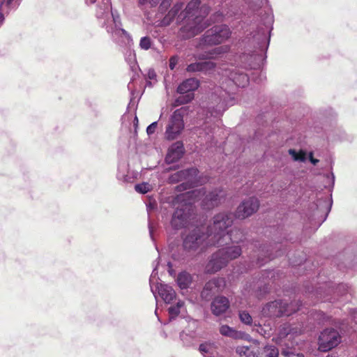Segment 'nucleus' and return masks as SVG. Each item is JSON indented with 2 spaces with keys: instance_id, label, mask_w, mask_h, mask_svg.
Masks as SVG:
<instances>
[{
  "instance_id": "obj_1",
  "label": "nucleus",
  "mask_w": 357,
  "mask_h": 357,
  "mask_svg": "<svg viewBox=\"0 0 357 357\" xmlns=\"http://www.w3.org/2000/svg\"><path fill=\"white\" fill-rule=\"evenodd\" d=\"M260 20L258 16H254L252 20H246L241 24L243 36L239 45L245 49L240 56L241 62L245 68L257 69L259 68L266 59L271 32L273 29L274 16L271 13H260Z\"/></svg>"
},
{
  "instance_id": "obj_2",
  "label": "nucleus",
  "mask_w": 357,
  "mask_h": 357,
  "mask_svg": "<svg viewBox=\"0 0 357 357\" xmlns=\"http://www.w3.org/2000/svg\"><path fill=\"white\" fill-rule=\"evenodd\" d=\"M199 0H192L186 6L184 10L183 3H176L164 17L162 23L169 25L174 20L177 24H182L179 34L183 39L192 38L202 32L208 24L204 21L209 13L208 6H200Z\"/></svg>"
},
{
  "instance_id": "obj_3",
  "label": "nucleus",
  "mask_w": 357,
  "mask_h": 357,
  "mask_svg": "<svg viewBox=\"0 0 357 357\" xmlns=\"http://www.w3.org/2000/svg\"><path fill=\"white\" fill-rule=\"evenodd\" d=\"M96 17L99 25L105 28L112 40L122 47L132 45L131 36L122 28L120 17L112 9L110 0H102L97 6Z\"/></svg>"
},
{
  "instance_id": "obj_4",
  "label": "nucleus",
  "mask_w": 357,
  "mask_h": 357,
  "mask_svg": "<svg viewBox=\"0 0 357 357\" xmlns=\"http://www.w3.org/2000/svg\"><path fill=\"white\" fill-rule=\"evenodd\" d=\"M234 215L230 213H220L213 217V222L208 226L207 234L209 242L207 245L223 246L231 241L238 243L244 239V234L241 229L234 227L229 231L227 229L233 224Z\"/></svg>"
},
{
  "instance_id": "obj_5",
  "label": "nucleus",
  "mask_w": 357,
  "mask_h": 357,
  "mask_svg": "<svg viewBox=\"0 0 357 357\" xmlns=\"http://www.w3.org/2000/svg\"><path fill=\"white\" fill-rule=\"evenodd\" d=\"M204 192V189H197L181 193L174 197L173 204L174 206L178 204V206H176L171 220L172 227L180 229L187 225L192 212L193 198Z\"/></svg>"
},
{
  "instance_id": "obj_6",
  "label": "nucleus",
  "mask_w": 357,
  "mask_h": 357,
  "mask_svg": "<svg viewBox=\"0 0 357 357\" xmlns=\"http://www.w3.org/2000/svg\"><path fill=\"white\" fill-rule=\"evenodd\" d=\"M350 291V288L346 284L340 283L335 287L326 283L317 289L316 294L318 300L323 302L334 303L339 300L347 302L351 298Z\"/></svg>"
},
{
  "instance_id": "obj_7",
  "label": "nucleus",
  "mask_w": 357,
  "mask_h": 357,
  "mask_svg": "<svg viewBox=\"0 0 357 357\" xmlns=\"http://www.w3.org/2000/svg\"><path fill=\"white\" fill-rule=\"evenodd\" d=\"M232 31L227 24H217L207 29L199 38L198 47H211L226 42L231 36Z\"/></svg>"
},
{
  "instance_id": "obj_8",
  "label": "nucleus",
  "mask_w": 357,
  "mask_h": 357,
  "mask_svg": "<svg viewBox=\"0 0 357 357\" xmlns=\"http://www.w3.org/2000/svg\"><path fill=\"white\" fill-rule=\"evenodd\" d=\"M252 245L257 249L255 251L257 252V264L260 266L265 264L267 261L282 256L285 253V250L282 249L281 243L260 245L258 241H255Z\"/></svg>"
},
{
  "instance_id": "obj_9",
  "label": "nucleus",
  "mask_w": 357,
  "mask_h": 357,
  "mask_svg": "<svg viewBox=\"0 0 357 357\" xmlns=\"http://www.w3.org/2000/svg\"><path fill=\"white\" fill-rule=\"evenodd\" d=\"M199 86V82L196 78H189L181 83L177 92L180 96L176 99L177 105H185L193 100L194 91Z\"/></svg>"
},
{
  "instance_id": "obj_10",
  "label": "nucleus",
  "mask_w": 357,
  "mask_h": 357,
  "mask_svg": "<svg viewBox=\"0 0 357 357\" xmlns=\"http://www.w3.org/2000/svg\"><path fill=\"white\" fill-rule=\"evenodd\" d=\"M183 115L181 109H176L170 116L165 130V137L168 140L176 139L184 129Z\"/></svg>"
},
{
  "instance_id": "obj_11",
  "label": "nucleus",
  "mask_w": 357,
  "mask_h": 357,
  "mask_svg": "<svg viewBox=\"0 0 357 357\" xmlns=\"http://www.w3.org/2000/svg\"><path fill=\"white\" fill-rule=\"evenodd\" d=\"M341 342L338 331L333 328H326L319 337V349L326 352L337 347Z\"/></svg>"
},
{
  "instance_id": "obj_12",
  "label": "nucleus",
  "mask_w": 357,
  "mask_h": 357,
  "mask_svg": "<svg viewBox=\"0 0 357 357\" xmlns=\"http://www.w3.org/2000/svg\"><path fill=\"white\" fill-rule=\"evenodd\" d=\"M201 189H204V192L195 198L194 197L193 202L199 197L205 195L201 203L202 207L204 210H211L218 206L225 199L226 195L225 191L222 188H215L208 192L207 194H206V190L204 188H202Z\"/></svg>"
},
{
  "instance_id": "obj_13",
  "label": "nucleus",
  "mask_w": 357,
  "mask_h": 357,
  "mask_svg": "<svg viewBox=\"0 0 357 357\" xmlns=\"http://www.w3.org/2000/svg\"><path fill=\"white\" fill-rule=\"evenodd\" d=\"M264 316L269 317H280L284 315L289 316V305L282 300H275L268 303L262 309Z\"/></svg>"
},
{
  "instance_id": "obj_14",
  "label": "nucleus",
  "mask_w": 357,
  "mask_h": 357,
  "mask_svg": "<svg viewBox=\"0 0 357 357\" xmlns=\"http://www.w3.org/2000/svg\"><path fill=\"white\" fill-rule=\"evenodd\" d=\"M206 239L209 242L207 233H204L201 228H196L190 232L183 240V246L185 250H197Z\"/></svg>"
},
{
  "instance_id": "obj_15",
  "label": "nucleus",
  "mask_w": 357,
  "mask_h": 357,
  "mask_svg": "<svg viewBox=\"0 0 357 357\" xmlns=\"http://www.w3.org/2000/svg\"><path fill=\"white\" fill-rule=\"evenodd\" d=\"M259 207V202L256 197H250L243 200L237 207L235 217L238 219H245L257 211Z\"/></svg>"
},
{
  "instance_id": "obj_16",
  "label": "nucleus",
  "mask_w": 357,
  "mask_h": 357,
  "mask_svg": "<svg viewBox=\"0 0 357 357\" xmlns=\"http://www.w3.org/2000/svg\"><path fill=\"white\" fill-rule=\"evenodd\" d=\"M225 282L223 278H213L208 281L201 291V298L206 301H210L216 294L221 292Z\"/></svg>"
},
{
  "instance_id": "obj_17",
  "label": "nucleus",
  "mask_w": 357,
  "mask_h": 357,
  "mask_svg": "<svg viewBox=\"0 0 357 357\" xmlns=\"http://www.w3.org/2000/svg\"><path fill=\"white\" fill-rule=\"evenodd\" d=\"M230 308V301L229 298L225 296H215L211 303V313L219 317L225 314Z\"/></svg>"
},
{
  "instance_id": "obj_18",
  "label": "nucleus",
  "mask_w": 357,
  "mask_h": 357,
  "mask_svg": "<svg viewBox=\"0 0 357 357\" xmlns=\"http://www.w3.org/2000/svg\"><path fill=\"white\" fill-rule=\"evenodd\" d=\"M227 92L221 88L215 89V91L211 95V99L216 103L215 106H211L210 108L214 109L215 115L222 114V112L225 109L227 105L226 100Z\"/></svg>"
},
{
  "instance_id": "obj_19",
  "label": "nucleus",
  "mask_w": 357,
  "mask_h": 357,
  "mask_svg": "<svg viewBox=\"0 0 357 357\" xmlns=\"http://www.w3.org/2000/svg\"><path fill=\"white\" fill-rule=\"evenodd\" d=\"M229 80L238 87H245L249 83L250 78L241 69L234 68L229 70Z\"/></svg>"
},
{
  "instance_id": "obj_20",
  "label": "nucleus",
  "mask_w": 357,
  "mask_h": 357,
  "mask_svg": "<svg viewBox=\"0 0 357 357\" xmlns=\"http://www.w3.org/2000/svg\"><path fill=\"white\" fill-rule=\"evenodd\" d=\"M198 170L197 168L190 167L185 169L178 171L172 174L169 177V182L174 184L183 181L191 180L197 176Z\"/></svg>"
},
{
  "instance_id": "obj_21",
  "label": "nucleus",
  "mask_w": 357,
  "mask_h": 357,
  "mask_svg": "<svg viewBox=\"0 0 357 357\" xmlns=\"http://www.w3.org/2000/svg\"><path fill=\"white\" fill-rule=\"evenodd\" d=\"M227 260L218 250L211 255L206 265V271L210 273H215L227 265Z\"/></svg>"
},
{
  "instance_id": "obj_22",
  "label": "nucleus",
  "mask_w": 357,
  "mask_h": 357,
  "mask_svg": "<svg viewBox=\"0 0 357 357\" xmlns=\"http://www.w3.org/2000/svg\"><path fill=\"white\" fill-rule=\"evenodd\" d=\"M157 289L159 296L166 303H170L176 298V292L169 285L160 284Z\"/></svg>"
},
{
  "instance_id": "obj_23",
  "label": "nucleus",
  "mask_w": 357,
  "mask_h": 357,
  "mask_svg": "<svg viewBox=\"0 0 357 357\" xmlns=\"http://www.w3.org/2000/svg\"><path fill=\"white\" fill-rule=\"evenodd\" d=\"M220 333L225 337L234 340H245L248 335L245 332L238 331L228 325H222L219 329Z\"/></svg>"
},
{
  "instance_id": "obj_24",
  "label": "nucleus",
  "mask_w": 357,
  "mask_h": 357,
  "mask_svg": "<svg viewBox=\"0 0 357 357\" xmlns=\"http://www.w3.org/2000/svg\"><path fill=\"white\" fill-rule=\"evenodd\" d=\"M229 50V47L228 45L219 46L215 48H213L211 50L204 52L202 53L199 54L198 58L199 59L208 60V59H214L218 56L223 54L227 52Z\"/></svg>"
},
{
  "instance_id": "obj_25",
  "label": "nucleus",
  "mask_w": 357,
  "mask_h": 357,
  "mask_svg": "<svg viewBox=\"0 0 357 357\" xmlns=\"http://www.w3.org/2000/svg\"><path fill=\"white\" fill-rule=\"evenodd\" d=\"M218 251L222 252V256L229 263V261L235 259L241 256L242 253V249L238 245H231L219 249Z\"/></svg>"
},
{
  "instance_id": "obj_26",
  "label": "nucleus",
  "mask_w": 357,
  "mask_h": 357,
  "mask_svg": "<svg viewBox=\"0 0 357 357\" xmlns=\"http://www.w3.org/2000/svg\"><path fill=\"white\" fill-rule=\"evenodd\" d=\"M333 201L331 198L330 199H328L327 197H325L324 199L321 198L320 199L317 200V203L314 204V206H316L317 208V212H319L320 210L324 209L326 210V215L324 219L319 223L318 227H319L323 222H324L327 218V215L331 211V206H332Z\"/></svg>"
},
{
  "instance_id": "obj_27",
  "label": "nucleus",
  "mask_w": 357,
  "mask_h": 357,
  "mask_svg": "<svg viewBox=\"0 0 357 357\" xmlns=\"http://www.w3.org/2000/svg\"><path fill=\"white\" fill-rule=\"evenodd\" d=\"M192 282V278L191 275L186 271L181 272L177 275L176 283L181 289L189 288Z\"/></svg>"
},
{
  "instance_id": "obj_28",
  "label": "nucleus",
  "mask_w": 357,
  "mask_h": 357,
  "mask_svg": "<svg viewBox=\"0 0 357 357\" xmlns=\"http://www.w3.org/2000/svg\"><path fill=\"white\" fill-rule=\"evenodd\" d=\"M22 0H2L0 3V8L4 10L5 13L8 15L10 12L17 9Z\"/></svg>"
},
{
  "instance_id": "obj_29",
  "label": "nucleus",
  "mask_w": 357,
  "mask_h": 357,
  "mask_svg": "<svg viewBox=\"0 0 357 357\" xmlns=\"http://www.w3.org/2000/svg\"><path fill=\"white\" fill-rule=\"evenodd\" d=\"M184 306V302L182 301H178L176 305H171L168 308V313H169V321L172 322L173 320H174L176 317H178L181 308H183Z\"/></svg>"
},
{
  "instance_id": "obj_30",
  "label": "nucleus",
  "mask_w": 357,
  "mask_h": 357,
  "mask_svg": "<svg viewBox=\"0 0 357 357\" xmlns=\"http://www.w3.org/2000/svg\"><path fill=\"white\" fill-rule=\"evenodd\" d=\"M235 351L240 357H259L248 346H238Z\"/></svg>"
},
{
  "instance_id": "obj_31",
  "label": "nucleus",
  "mask_w": 357,
  "mask_h": 357,
  "mask_svg": "<svg viewBox=\"0 0 357 357\" xmlns=\"http://www.w3.org/2000/svg\"><path fill=\"white\" fill-rule=\"evenodd\" d=\"M265 357H279V350L275 345H266L263 349Z\"/></svg>"
},
{
  "instance_id": "obj_32",
  "label": "nucleus",
  "mask_w": 357,
  "mask_h": 357,
  "mask_svg": "<svg viewBox=\"0 0 357 357\" xmlns=\"http://www.w3.org/2000/svg\"><path fill=\"white\" fill-rule=\"evenodd\" d=\"M288 152L294 161L303 162L305 160V153L302 151H297L295 149H290Z\"/></svg>"
},
{
  "instance_id": "obj_33",
  "label": "nucleus",
  "mask_w": 357,
  "mask_h": 357,
  "mask_svg": "<svg viewBox=\"0 0 357 357\" xmlns=\"http://www.w3.org/2000/svg\"><path fill=\"white\" fill-rule=\"evenodd\" d=\"M183 155H180L178 153L169 150L165 157V162L168 164L174 163L179 160Z\"/></svg>"
},
{
  "instance_id": "obj_34",
  "label": "nucleus",
  "mask_w": 357,
  "mask_h": 357,
  "mask_svg": "<svg viewBox=\"0 0 357 357\" xmlns=\"http://www.w3.org/2000/svg\"><path fill=\"white\" fill-rule=\"evenodd\" d=\"M238 317L241 321L246 325H251L252 323V318L251 315L246 310H241L238 312Z\"/></svg>"
},
{
  "instance_id": "obj_35",
  "label": "nucleus",
  "mask_w": 357,
  "mask_h": 357,
  "mask_svg": "<svg viewBox=\"0 0 357 357\" xmlns=\"http://www.w3.org/2000/svg\"><path fill=\"white\" fill-rule=\"evenodd\" d=\"M193 335L188 334L184 331L180 333V339L185 347H190L192 342Z\"/></svg>"
},
{
  "instance_id": "obj_36",
  "label": "nucleus",
  "mask_w": 357,
  "mask_h": 357,
  "mask_svg": "<svg viewBox=\"0 0 357 357\" xmlns=\"http://www.w3.org/2000/svg\"><path fill=\"white\" fill-rule=\"evenodd\" d=\"M174 152L178 153L180 155H183L184 154V146L183 144L181 141H177L175 142L169 149Z\"/></svg>"
},
{
  "instance_id": "obj_37",
  "label": "nucleus",
  "mask_w": 357,
  "mask_h": 357,
  "mask_svg": "<svg viewBox=\"0 0 357 357\" xmlns=\"http://www.w3.org/2000/svg\"><path fill=\"white\" fill-rule=\"evenodd\" d=\"M151 45L152 41L149 36H144L141 38L139 41V47L142 50H148L151 48Z\"/></svg>"
},
{
  "instance_id": "obj_38",
  "label": "nucleus",
  "mask_w": 357,
  "mask_h": 357,
  "mask_svg": "<svg viewBox=\"0 0 357 357\" xmlns=\"http://www.w3.org/2000/svg\"><path fill=\"white\" fill-rule=\"evenodd\" d=\"M135 190L137 192L146 194L150 190V185L147 183H138L135 185Z\"/></svg>"
},
{
  "instance_id": "obj_39",
  "label": "nucleus",
  "mask_w": 357,
  "mask_h": 357,
  "mask_svg": "<svg viewBox=\"0 0 357 357\" xmlns=\"http://www.w3.org/2000/svg\"><path fill=\"white\" fill-rule=\"evenodd\" d=\"M186 70L189 73L202 72L201 62H195L189 64L186 68Z\"/></svg>"
},
{
  "instance_id": "obj_40",
  "label": "nucleus",
  "mask_w": 357,
  "mask_h": 357,
  "mask_svg": "<svg viewBox=\"0 0 357 357\" xmlns=\"http://www.w3.org/2000/svg\"><path fill=\"white\" fill-rule=\"evenodd\" d=\"M126 60H127L128 63H129L132 70H134L135 69L137 68L135 54L133 51H131V50L129 51V54H128V57L126 58Z\"/></svg>"
},
{
  "instance_id": "obj_41",
  "label": "nucleus",
  "mask_w": 357,
  "mask_h": 357,
  "mask_svg": "<svg viewBox=\"0 0 357 357\" xmlns=\"http://www.w3.org/2000/svg\"><path fill=\"white\" fill-rule=\"evenodd\" d=\"M178 322L183 325L184 324H188L189 325H192L194 328H196L197 326V321L193 319H191L190 317H178Z\"/></svg>"
},
{
  "instance_id": "obj_42",
  "label": "nucleus",
  "mask_w": 357,
  "mask_h": 357,
  "mask_svg": "<svg viewBox=\"0 0 357 357\" xmlns=\"http://www.w3.org/2000/svg\"><path fill=\"white\" fill-rule=\"evenodd\" d=\"M202 72L213 70L216 65L214 62L206 61L201 62Z\"/></svg>"
},
{
  "instance_id": "obj_43",
  "label": "nucleus",
  "mask_w": 357,
  "mask_h": 357,
  "mask_svg": "<svg viewBox=\"0 0 357 357\" xmlns=\"http://www.w3.org/2000/svg\"><path fill=\"white\" fill-rule=\"evenodd\" d=\"M159 1L160 0H139V4L141 6L155 7L158 4Z\"/></svg>"
},
{
  "instance_id": "obj_44",
  "label": "nucleus",
  "mask_w": 357,
  "mask_h": 357,
  "mask_svg": "<svg viewBox=\"0 0 357 357\" xmlns=\"http://www.w3.org/2000/svg\"><path fill=\"white\" fill-rule=\"evenodd\" d=\"M326 179L328 181V185H326V188H328L330 190H331L335 185V175L333 172H331L329 174L326 175Z\"/></svg>"
},
{
  "instance_id": "obj_45",
  "label": "nucleus",
  "mask_w": 357,
  "mask_h": 357,
  "mask_svg": "<svg viewBox=\"0 0 357 357\" xmlns=\"http://www.w3.org/2000/svg\"><path fill=\"white\" fill-rule=\"evenodd\" d=\"M192 187V185L190 182H183L181 184L178 185L176 188L177 191L182 192L187 190H190Z\"/></svg>"
},
{
  "instance_id": "obj_46",
  "label": "nucleus",
  "mask_w": 357,
  "mask_h": 357,
  "mask_svg": "<svg viewBox=\"0 0 357 357\" xmlns=\"http://www.w3.org/2000/svg\"><path fill=\"white\" fill-rule=\"evenodd\" d=\"M158 126V121H154L151 123L147 128H146V133L148 135H153Z\"/></svg>"
},
{
  "instance_id": "obj_47",
  "label": "nucleus",
  "mask_w": 357,
  "mask_h": 357,
  "mask_svg": "<svg viewBox=\"0 0 357 357\" xmlns=\"http://www.w3.org/2000/svg\"><path fill=\"white\" fill-rule=\"evenodd\" d=\"M213 20L214 22H222L225 17V15L222 11L215 12L213 16Z\"/></svg>"
},
{
  "instance_id": "obj_48",
  "label": "nucleus",
  "mask_w": 357,
  "mask_h": 357,
  "mask_svg": "<svg viewBox=\"0 0 357 357\" xmlns=\"http://www.w3.org/2000/svg\"><path fill=\"white\" fill-rule=\"evenodd\" d=\"M281 354L285 357H294V356H295V353L293 349L290 348L283 349Z\"/></svg>"
},
{
  "instance_id": "obj_49",
  "label": "nucleus",
  "mask_w": 357,
  "mask_h": 357,
  "mask_svg": "<svg viewBox=\"0 0 357 357\" xmlns=\"http://www.w3.org/2000/svg\"><path fill=\"white\" fill-rule=\"evenodd\" d=\"M158 275V270H157V266L153 268V271H152V273L151 275V277H150V280H149V282H150V285H151V291L152 292L155 294L153 290V287H152V282H153V280L155 279L156 280V276Z\"/></svg>"
},
{
  "instance_id": "obj_50",
  "label": "nucleus",
  "mask_w": 357,
  "mask_h": 357,
  "mask_svg": "<svg viewBox=\"0 0 357 357\" xmlns=\"http://www.w3.org/2000/svg\"><path fill=\"white\" fill-rule=\"evenodd\" d=\"M178 63V57L177 56H172L170 59H169V68L171 70H174L175 66H176Z\"/></svg>"
},
{
  "instance_id": "obj_51",
  "label": "nucleus",
  "mask_w": 357,
  "mask_h": 357,
  "mask_svg": "<svg viewBox=\"0 0 357 357\" xmlns=\"http://www.w3.org/2000/svg\"><path fill=\"white\" fill-rule=\"evenodd\" d=\"M199 351L202 354L208 352V345L207 343H202L199 346Z\"/></svg>"
},
{
  "instance_id": "obj_52",
  "label": "nucleus",
  "mask_w": 357,
  "mask_h": 357,
  "mask_svg": "<svg viewBox=\"0 0 357 357\" xmlns=\"http://www.w3.org/2000/svg\"><path fill=\"white\" fill-rule=\"evenodd\" d=\"M172 1V0H162L161 3H160V10H163V9L167 8V7L169 6Z\"/></svg>"
},
{
  "instance_id": "obj_53",
  "label": "nucleus",
  "mask_w": 357,
  "mask_h": 357,
  "mask_svg": "<svg viewBox=\"0 0 357 357\" xmlns=\"http://www.w3.org/2000/svg\"><path fill=\"white\" fill-rule=\"evenodd\" d=\"M6 14L5 13L4 10L1 8H0V26H1L5 20V15Z\"/></svg>"
},
{
  "instance_id": "obj_54",
  "label": "nucleus",
  "mask_w": 357,
  "mask_h": 357,
  "mask_svg": "<svg viewBox=\"0 0 357 357\" xmlns=\"http://www.w3.org/2000/svg\"><path fill=\"white\" fill-rule=\"evenodd\" d=\"M339 132H340V135L338 136L337 139H339L340 141L347 139V135L345 134V132L344 131L339 130Z\"/></svg>"
},
{
  "instance_id": "obj_55",
  "label": "nucleus",
  "mask_w": 357,
  "mask_h": 357,
  "mask_svg": "<svg viewBox=\"0 0 357 357\" xmlns=\"http://www.w3.org/2000/svg\"><path fill=\"white\" fill-rule=\"evenodd\" d=\"M309 160L312 164L316 165L319 162V160L313 158V153L311 152L309 154Z\"/></svg>"
},
{
  "instance_id": "obj_56",
  "label": "nucleus",
  "mask_w": 357,
  "mask_h": 357,
  "mask_svg": "<svg viewBox=\"0 0 357 357\" xmlns=\"http://www.w3.org/2000/svg\"><path fill=\"white\" fill-rule=\"evenodd\" d=\"M149 235L152 241H154L153 238V227L152 226V224L151 222H149Z\"/></svg>"
},
{
  "instance_id": "obj_57",
  "label": "nucleus",
  "mask_w": 357,
  "mask_h": 357,
  "mask_svg": "<svg viewBox=\"0 0 357 357\" xmlns=\"http://www.w3.org/2000/svg\"><path fill=\"white\" fill-rule=\"evenodd\" d=\"M149 77L150 79H154L155 77V73L153 70H149Z\"/></svg>"
},
{
  "instance_id": "obj_58",
  "label": "nucleus",
  "mask_w": 357,
  "mask_h": 357,
  "mask_svg": "<svg viewBox=\"0 0 357 357\" xmlns=\"http://www.w3.org/2000/svg\"><path fill=\"white\" fill-rule=\"evenodd\" d=\"M97 0H85L86 4L90 5L94 3Z\"/></svg>"
},
{
  "instance_id": "obj_59",
  "label": "nucleus",
  "mask_w": 357,
  "mask_h": 357,
  "mask_svg": "<svg viewBox=\"0 0 357 357\" xmlns=\"http://www.w3.org/2000/svg\"><path fill=\"white\" fill-rule=\"evenodd\" d=\"M268 0H260L259 6H263L264 3H267Z\"/></svg>"
},
{
  "instance_id": "obj_60",
  "label": "nucleus",
  "mask_w": 357,
  "mask_h": 357,
  "mask_svg": "<svg viewBox=\"0 0 357 357\" xmlns=\"http://www.w3.org/2000/svg\"><path fill=\"white\" fill-rule=\"evenodd\" d=\"M207 140H211L212 139V137H213V135L211 134H210L209 132L207 133Z\"/></svg>"
},
{
  "instance_id": "obj_61",
  "label": "nucleus",
  "mask_w": 357,
  "mask_h": 357,
  "mask_svg": "<svg viewBox=\"0 0 357 357\" xmlns=\"http://www.w3.org/2000/svg\"><path fill=\"white\" fill-rule=\"evenodd\" d=\"M294 357H305V356L303 354H295V356H294Z\"/></svg>"
},
{
  "instance_id": "obj_62",
  "label": "nucleus",
  "mask_w": 357,
  "mask_h": 357,
  "mask_svg": "<svg viewBox=\"0 0 357 357\" xmlns=\"http://www.w3.org/2000/svg\"><path fill=\"white\" fill-rule=\"evenodd\" d=\"M128 89L131 90V89H132V82H130L128 83Z\"/></svg>"
},
{
  "instance_id": "obj_63",
  "label": "nucleus",
  "mask_w": 357,
  "mask_h": 357,
  "mask_svg": "<svg viewBox=\"0 0 357 357\" xmlns=\"http://www.w3.org/2000/svg\"><path fill=\"white\" fill-rule=\"evenodd\" d=\"M261 80H262V75L260 74L259 75V82H261Z\"/></svg>"
},
{
  "instance_id": "obj_64",
  "label": "nucleus",
  "mask_w": 357,
  "mask_h": 357,
  "mask_svg": "<svg viewBox=\"0 0 357 357\" xmlns=\"http://www.w3.org/2000/svg\"><path fill=\"white\" fill-rule=\"evenodd\" d=\"M234 236H235L236 237H241V235H239V234H236V233H234Z\"/></svg>"
}]
</instances>
